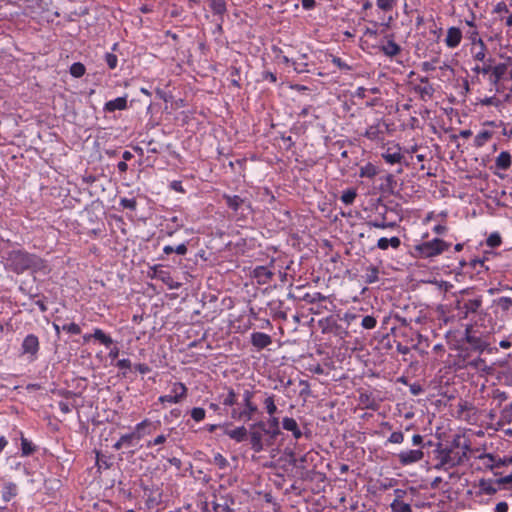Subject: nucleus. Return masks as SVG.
<instances>
[{"instance_id": "1", "label": "nucleus", "mask_w": 512, "mask_h": 512, "mask_svg": "<svg viewBox=\"0 0 512 512\" xmlns=\"http://www.w3.org/2000/svg\"><path fill=\"white\" fill-rule=\"evenodd\" d=\"M254 393L250 390H244L242 394H237L233 389H228L226 393L220 395L221 403L229 407V414L236 421L247 422L258 412L257 405L252 401Z\"/></svg>"}, {"instance_id": "2", "label": "nucleus", "mask_w": 512, "mask_h": 512, "mask_svg": "<svg viewBox=\"0 0 512 512\" xmlns=\"http://www.w3.org/2000/svg\"><path fill=\"white\" fill-rule=\"evenodd\" d=\"M469 446L467 444L461 447L458 440L453 441L450 447H439L436 450V459L438 464L437 469H449L460 465L467 458V451Z\"/></svg>"}, {"instance_id": "3", "label": "nucleus", "mask_w": 512, "mask_h": 512, "mask_svg": "<svg viewBox=\"0 0 512 512\" xmlns=\"http://www.w3.org/2000/svg\"><path fill=\"white\" fill-rule=\"evenodd\" d=\"M450 246V243L439 238H434L416 245L415 251L421 258H432L442 254L444 251L448 250Z\"/></svg>"}, {"instance_id": "4", "label": "nucleus", "mask_w": 512, "mask_h": 512, "mask_svg": "<svg viewBox=\"0 0 512 512\" xmlns=\"http://www.w3.org/2000/svg\"><path fill=\"white\" fill-rule=\"evenodd\" d=\"M11 261L16 272H23L27 269L38 268L41 265V259L36 255L23 251L13 252Z\"/></svg>"}, {"instance_id": "5", "label": "nucleus", "mask_w": 512, "mask_h": 512, "mask_svg": "<svg viewBox=\"0 0 512 512\" xmlns=\"http://www.w3.org/2000/svg\"><path fill=\"white\" fill-rule=\"evenodd\" d=\"M483 299L482 296H478L473 299L457 300L455 309L460 319H467L470 314H476L482 307Z\"/></svg>"}, {"instance_id": "6", "label": "nucleus", "mask_w": 512, "mask_h": 512, "mask_svg": "<svg viewBox=\"0 0 512 512\" xmlns=\"http://www.w3.org/2000/svg\"><path fill=\"white\" fill-rule=\"evenodd\" d=\"M188 389L182 382H174L170 392L158 398L160 403L178 404L187 397Z\"/></svg>"}, {"instance_id": "7", "label": "nucleus", "mask_w": 512, "mask_h": 512, "mask_svg": "<svg viewBox=\"0 0 512 512\" xmlns=\"http://www.w3.org/2000/svg\"><path fill=\"white\" fill-rule=\"evenodd\" d=\"M223 198L226 201L227 206L233 210L237 215L245 216L246 212L251 211V203L238 195L224 194Z\"/></svg>"}, {"instance_id": "8", "label": "nucleus", "mask_w": 512, "mask_h": 512, "mask_svg": "<svg viewBox=\"0 0 512 512\" xmlns=\"http://www.w3.org/2000/svg\"><path fill=\"white\" fill-rule=\"evenodd\" d=\"M262 432L268 433L265 423L260 421L250 427V442L254 452L259 453L264 449Z\"/></svg>"}, {"instance_id": "9", "label": "nucleus", "mask_w": 512, "mask_h": 512, "mask_svg": "<svg viewBox=\"0 0 512 512\" xmlns=\"http://www.w3.org/2000/svg\"><path fill=\"white\" fill-rule=\"evenodd\" d=\"M382 158L390 165L401 163L404 159L401 146L398 143L388 142Z\"/></svg>"}, {"instance_id": "10", "label": "nucleus", "mask_w": 512, "mask_h": 512, "mask_svg": "<svg viewBox=\"0 0 512 512\" xmlns=\"http://www.w3.org/2000/svg\"><path fill=\"white\" fill-rule=\"evenodd\" d=\"M39 349V339L35 334H28L21 344L22 354L29 355L32 360L36 359Z\"/></svg>"}, {"instance_id": "11", "label": "nucleus", "mask_w": 512, "mask_h": 512, "mask_svg": "<svg viewBox=\"0 0 512 512\" xmlns=\"http://www.w3.org/2000/svg\"><path fill=\"white\" fill-rule=\"evenodd\" d=\"M474 487L478 488L477 495L482 496H492L497 493L498 489L501 486H498L496 480L492 479H480L477 484H474Z\"/></svg>"}, {"instance_id": "12", "label": "nucleus", "mask_w": 512, "mask_h": 512, "mask_svg": "<svg viewBox=\"0 0 512 512\" xmlns=\"http://www.w3.org/2000/svg\"><path fill=\"white\" fill-rule=\"evenodd\" d=\"M398 460L402 465H410L423 459L424 453L421 449L404 450L398 455Z\"/></svg>"}, {"instance_id": "13", "label": "nucleus", "mask_w": 512, "mask_h": 512, "mask_svg": "<svg viewBox=\"0 0 512 512\" xmlns=\"http://www.w3.org/2000/svg\"><path fill=\"white\" fill-rule=\"evenodd\" d=\"M406 492L402 489H396V498L391 503L390 507L392 512H412L411 505L402 500Z\"/></svg>"}, {"instance_id": "14", "label": "nucleus", "mask_w": 512, "mask_h": 512, "mask_svg": "<svg viewBox=\"0 0 512 512\" xmlns=\"http://www.w3.org/2000/svg\"><path fill=\"white\" fill-rule=\"evenodd\" d=\"M465 339L466 342L474 349L478 351H483L488 347V343L483 340L481 337L472 333L471 328H466L465 331Z\"/></svg>"}, {"instance_id": "15", "label": "nucleus", "mask_w": 512, "mask_h": 512, "mask_svg": "<svg viewBox=\"0 0 512 512\" xmlns=\"http://www.w3.org/2000/svg\"><path fill=\"white\" fill-rule=\"evenodd\" d=\"M252 275L259 284L264 285L271 281L274 273L267 266H257L254 268Z\"/></svg>"}, {"instance_id": "16", "label": "nucleus", "mask_w": 512, "mask_h": 512, "mask_svg": "<svg viewBox=\"0 0 512 512\" xmlns=\"http://www.w3.org/2000/svg\"><path fill=\"white\" fill-rule=\"evenodd\" d=\"M461 40H462V32L459 28L450 27L447 30V35L444 40L447 47L452 48V49L456 48L461 43Z\"/></svg>"}, {"instance_id": "17", "label": "nucleus", "mask_w": 512, "mask_h": 512, "mask_svg": "<svg viewBox=\"0 0 512 512\" xmlns=\"http://www.w3.org/2000/svg\"><path fill=\"white\" fill-rule=\"evenodd\" d=\"M251 343L258 350L264 349L272 343L271 337L263 332H254L251 334Z\"/></svg>"}, {"instance_id": "18", "label": "nucleus", "mask_w": 512, "mask_h": 512, "mask_svg": "<svg viewBox=\"0 0 512 512\" xmlns=\"http://www.w3.org/2000/svg\"><path fill=\"white\" fill-rule=\"evenodd\" d=\"M478 458L484 467L491 470L503 467L502 457H497L492 454H481Z\"/></svg>"}, {"instance_id": "19", "label": "nucleus", "mask_w": 512, "mask_h": 512, "mask_svg": "<svg viewBox=\"0 0 512 512\" xmlns=\"http://www.w3.org/2000/svg\"><path fill=\"white\" fill-rule=\"evenodd\" d=\"M127 107V96H123L106 102L104 105V111L111 113L116 110H125Z\"/></svg>"}, {"instance_id": "20", "label": "nucleus", "mask_w": 512, "mask_h": 512, "mask_svg": "<svg viewBox=\"0 0 512 512\" xmlns=\"http://www.w3.org/2000/svg\"><path fill=\"white\" fill-rule=\"evenodd\" d=\"M18 495V486L14 482H5L2 487V500L9 502Z\"/></svg>"}, {"instance_id": "21", "label": "nucleus", "mask_w": 512, "mask_h": 512, "mask_svg": "<svg viewBox=\"0 0 512 512\" xmlns=\"http://www.w3.org/2000/svg\"><path fill=\"white\" fill-rule=\"evenodd\" d=\"M152 428H155L154 424L149 419H145L135 426L133 434L136 439H141L145 434H151Z\"/></svg>"}, {"instance_id": "22", "label": "nucleus", "mask_w": 512, "mask_h": 512, "mask_svg": "<svg viewBox=\"0 0 512 512\" xmlns=\"http://www.w3.org/2000/svg\"><path fill=\"white\" fill-rule=\"evenodd\" d=\"M224 433L236 442H242L247 437V429L245 426H239L235 429H225Z\"/></svg>"}, {"instance_id": "23", "label": "nucleus", "mask_w": 512, "mask_h": 512, "mask_svg": "<svg viewBox=\"0 0 512 512\" xmlns=\"http://www.w3.org/2000/svg\"><path fill=\"white\" fill-rule=\"evenodd\" d=\"M282 426L285 430L287 431H291L293 436L296 438V439H299L302 437V432L301 430L299 429L298 427V424L296 422L295 419L293 418H290V417H285L283 418L282 420Z\"/></svg>"}, {"instance_id": "24", "label": "nucleus", "mask_w": 512, "mask_h": 512, "mask_svg": "<svg viewBox=\"0 0 512 512\" xmlns=\"http://www.w3.org/2000/svg\"><path fill=\"white\" fill-rule=\"evenodd\" d=\"M472 52L476 60L484 61L486 56V46L482 39L478 38L477 40H473Z\"/></svg>"}, {"instance_id": "25", "label": "nucleus", "mask_w": 512, "mask_h": 512, "mask_svg": "<svg viewBox=\"0 0 512 512\" xmlns=\"http://www.w3.org/2000/svg\"><path fill=\"white\" fill-rule=\"evenodd\" d=\"M401 245V241L399 237H391V238H385L382 237L377 242V247L381 250L388 249L389 246H391L394 249H397Z\"/></svg>"}, {"instance_id": "26", "label": "nucleus", "mask_w": 512, "mask_h": 512, "mask_svg": "<svg viewBox=\"0 0 512 512\" xmlns=\"http://www.w3.org/2000/svg\"><path fill=\"white\" fill-rule=\"evenodd\" d=\"M369 140L379 141L383 138V132L379 123L369 126L364 134Z\"/></svg>"}, {"instance_id": "27", "label": "nucleus", "mask_w": 512, "mask_h": 512, "mask_svg": "<svg viewBox=\"0 0 512 512\" xmlns=\"http://www.w3.org/2000/svg\"><path fill=\"white\" fill-rule=\"evenodd\" d=\"M496 167L501 170H507L511 165V155L507 151H502L495 160Z\"/></svg>"}, {"instance_id": "28", "label": "nucleus", "mask_w": 512, "mask_h": 512, "mask_svg": "<svg viewBox=\"0 0 512 512\" xmlns=\"http://www.w3.org/2000/svg\"><path fill=\"white\" fill-rule=\"evenodd\" d=\"M381 51L388 57H394L400 53V46L393 40H389L381 47Z\"/></svg>"}, {"instance_id": "29", "label": "nucleus", "mask_w": 512, "mask_h": 512, "mask_svg": "<svg viewBox=\"0 0 512 512\" xmlns=\"http://www.w3.org/2000/svg\"><path fill=\"white\" fill-rule=\"evenodd\" d=\"M96 340L100 341L106 347L110 346L113 343L112 338L105 334L103 330L96 328L94 329L93 335Z\"/></svg>"}, {"instance_id": "30", "label": "nucleus", "mask_w": 512, "mask_h": 512, "mask_svg": "<svg viewBox=\"0 0 512 512\" xmlns=\"http://www.w3.org/2000/svg\"><path fill=\"white\" fill-rule=\"evenodd\" d=\"M379 279V269L375 266H369L366 269L365 273V282L368 284H372L377 282Z\"/></svg>"}, {"instance_id": "31", "label": "nucleus", "mask_w": 512, "mask_h": 512, "mask_svg": "<svg viewBox=\"0 0 512 512\" xmlns=\"http://www.w3.org/2000/svg\"><path fill=\"white\" fill-rule=\"evenodd\" d=\"M507 71V65L504 63H500L494 67H492V76L494 78V83H497L499 80L503 78V76L506 74Z\"/></svg>"}, {"instance_id": "32", "label": "nucleus", "mask_w": 512, "mask_h": 512, "mask_svg": "<svg viewBox=\"0 0 512 512\" xmlns=\"http://www.w3.org/2000/svg\"><path fill=\"white\" fill-rule=\"evenodd\" d=\"M135 438V434H125L120 437V439L113 445V448L116 450L121 449L124 445H131L132 440Z\"/></svg>"}, {"instance_id": "33", "label": "nucleus", "mask_w": 512, "mask_h": 512, "mask_svg": "<svg viewBox=\"0 0 512 512\" xmlns=\"http://www.w3.org/2000/svg\"><path fill=\"white\" fill-rule=\"evenodd\" d=\"M263 404L265 406V409H266L267 413L270 416H273L277 412V406L275 404V396L274 395L268 396L264 400Z\"/></svg>"}, {"instance_id": "34", "label": "nucleus", "mask_w": 512, "mask_h": 512, "mask_svg": "<svg viewBox=\"0 0 512 512\" xmlns=\"http://www.w3.org/2000/svg\"><path fill=\"white\" fill-rule=\"evenodd\" d=\"M377 174L376 167L368 163L365 166L360 168V177L373 178Z\"/></svg>"}, {"instance_id": "35", "label": "nucleus", "mask_w": 512, "mask_h": 512, "mask_svg": "<svg viewBox=\"0 0 512 512\" xmlns=\"http://www.w3.org/2000/svg\"><path fill=\"white\" fill-rule=\"evenodd\" d=\"M397 1L398 0H376V5L380 10L389 12L396 6Z\"/></svg>"}, {"instance_id": "36", "label": "nucleus", "mask_w": 512, "mask_h": 512, "mask_svg": "<svg viewBox=\"0 0 512 512\" xmlns=\"http://www.w3.org/2000/svg\"><path fill=\"white\" fill-rule=\"evenodd\" d=\"M35 451V446L26 438L21 437V452L23 456H29Z\"/></svg>"}, {"instance_id": "37", "label": "nucleus", "mask_w": 512, "mask_h": 512, "mask_svg": "<svg viewBox=\"0 0 512 512\" xmlns=\"http://www.w3.org/2000/svg\"><path fill=\"white\" fill-rule=\"evenodd\" d=\"M512 422V405L506 406L500 414V424H509Z\"/></svg>"}, {"instance_id": "38", "label": "nucleus", "mask_w": 512, "mask_h": 512, "mask_svg": "<svg viewBox=\"0 0 512 512\" xmlns=\"http://www.w3.org/2000/svg\"><path fill=\"white\" fill-rule=\"evenodd\" d=\"M492 137V133L490 131H482L478 133L475 137V145L477 147L483 146L490 138Z\"/></svg>"}, {"instance_id": "39", "label": "nucleus", "mask_w": 512, "mask_h": 512, "mask_svg": "<svg viewBox=\"0 0 512 512\" xmlns=\"http://www.w3.org/2000/svg\"><path fill=\"white\" fill-rule=\"evenodd\" d=\"M85 70V66L82 63L76 62L71 65L70 74L76 78H79L85 74Z\"/></svg>"}, {"instance_id": "40", "label": "nucleus", "mask_w": 512, "mask_h": 512, "mask_svg": "<svg viewBox=\"0 0 512 512\" xmlns=\"http://www.w3.org/2000/svg\"><path fill=\"white\" fill-rule=\"evenodd\" d=\"M501 243H502V239L498 232L491 233L486 240L487 246H489L491 248L498 247L501 245Z\"/></svg>"}, {"instance_id": "41", "label": "nucleus", "mask_w": 512, "mask_h": 512, "mask_svg": "<svg viewBox=\"0 0 512 512\" xmlns=\"http://www.w3.org/2000/svg\"><path fill=\"white\" fill-rule=\"evenodd\" d=\"M210 7L217 14L226 12V3L223 0H210Z\"/></svg>"}, {"instance_id": "42", "label": "nucleus", "mask_w": 512, "mask_h": 512, "mask_svg": "<svg viewBox=\"0 0 512 512\" xmlns=\"http://www.w3.org/2000/svg\"><path fill=\"white\" fill-rule=\"evenodd\" d=\"M356 196H357L356 190L348 189L343 192V194L341 196V201L346 205H351L354 202Z\"/></svg>"}, {"instance_id": "43", "label": "nucleus", "mask_w": 512, "mask_h": 512, "mask_svg": "<svg viewBox=\"0 0 512 512\" xmlns=\"http://www.w3.org/2000/svg\"><path fill=\"white\" fill-rule=\"evenodd\" d=\"M367 224L370 227H374V228H378V229H386V228L395 227L394 222H385V221H377V220H371Z\"/></svg>"}, {"instance_id": "44", "label": "nucleus", "mask_w": 512, "mask_h": 512, "mask_svg": "<svg viewBox=\"0 0 512 512\" xmlns=\"http://www.w3.org/2000/svg\"><path fill=\"white\" fill-rule=\"evenodd\" d=\"M376 324H377L376 318L371 315L365 316L361 322V326L367 330L374 329L376 327Z\"/></svg>"}, {"instance_id": "45", "label": "nucleus", "mask_w": 512, "mask_h": 512, "mask_svg": "<svg viewBox=\"0 0 512 512\" xmlns=\"http://www.w3.org/2000/svg\"><path fill=\"white\" fill-rule=\"evenodd\" d=\"M326 299H327V297L320 292L313 293L312 295L306 294L304 296V300L309 303L322 302V301H325Z\"/></svg>"}, {"instance_id": "46", "label": "nucleus", "mask_w": 512, "mask_h": 512, "mask_svg": "<svg viewBox=\"0 0 512 512\" xmlns=\"http://www.w3.org/2000/svg\"><path fill=\"white\" fill-rule=\"evenodd\" d=\"M213 463L220 469H226L229 465L228 460L220 453L214 455Z\"/></svg>"}, {"instance_id": "47", "label": "nucleus", "mask_w": 512, "mask_h": 512, "mask_svg": "<svg viewBox=\"0 0 512 512\" xmlns=\"http://www.w3.org/2000/svg\"><path fill=\"white\" fill-rule=\"evenodd\" d=\"M205 415H206V411L204 408L195 407L191 410V417L196 422H200V421L204 420Z\"/></svg>"}, {"instance_id": "48", "label": "nucleus", "mask_w": 512, "mask_h": 512, "mask_svg": "<svg viewBox=\"0 0 512 512\" xmlns=\"http://www.w3.org/2000/svg\"><path fill=\"white\" fill-rule=\"evenodd\" d=\"M62 330L73 335H78L81 333V328L76 323L65 324L62 326Z\"/></svg>"}, {"instance_id": "49", "label": "nucleus", "mask_w": 512, "mask_h": 512, "mask_svg": "<svg viewBox=\"0 0 512 512\" xmlns=\"http://www.w3.org/2000/svg\"><path fill=\"white\" fill-rule=\"evenodd\" d=\"M404 441V434L401 431L392 432L388 438L389 443L401 444Z\"/></svg>"}, {"instance_id": "50", "label": "nucleus", "mask_w": 512, "mask_h": 512, "mask_svg": "<svg viewBox=\"0 0 512 512\" xmlns=\"http://www.w3.org/2000/svg\"><path fill=\"white\" fill-rule=\"evenodd\" d=\"M496 482H497L498 486H501V487H504V488L512 486V472L510 474H508V475L499 477L496 480Z\"/></svg>"}, {"instance_id": "51", "label": "nucleus", "mask_w": 512, "mask_h": 512, "mask_svg": "<svg viewBox=\"0 0 512 512\" xmlns=\"http://www.w3.org/2000/svg\"><path fill=\"white\" fill-rule=\"evenodd\" d=\"M120 205L123 207V208H127V209H130V210H135L136 209V206H137V202L134 198H122L120 200Z\"/></svg>"}, {"instance_id": "52", "label": "nucleus", "mask_w": 512, "mask_h": 512, "mask_svg": "<svg viewBox=\"0 0 512 512\" xmlns=\"http://www.w3.org/2000/svg\"><path fill=\"white\" fill-rule=\"evenodd\" d=\"M332 63L337 66L340 70H345V71H350L352 70V67L350 65H348L346 62H344L341 58L339 57H333L332 58Z\"/></svg>"}, {"instance_id": "53", "label": "nucleus", "mask_w": 512, "mask_h": 512, "mask_svg": "<svg viewBox=\"0 0 512 512\" xmlns=\"http://www.w3.org/2000/svg\"><path fill=\"white\" fill-rule=\"evenodd\" d=\"M105 60L110 69H115L117 67L118 58L115 54L106 53Z\"/></svg>"}, {"instance_id": "54", "label": "nucleus", "mask_w": 512, "mask_h": 512, "mask_svg": "<svg viewBox=\"0 0 512 512\" xmlns=\"http://www.w3.org/2000/svg\"><path fill=\"white\" fill-rule=\"evenodd\" d=\"M498 305L502 310L507 311L512 306V299L510 297H501L498 299Z\"/></svg>"}, {"instance_id": "55", "label": "nucleus", "mask_w": 512, "mask_h": 512, "mask_svg": "<svg viewBox=\"0 0 512 512\" xmlns=\"http://www.w3.org/2000/svg\"><path fill=\"white\" fill-rule=\"evenodd\" d=\"M470 366H472L478 370H486L487 369L486 362L481 358H477V359L471 361Z\"/></svg>"}, {"instance_id": "56", "label": "nucleus", "mask_w": 512, "mask_h": 512, "mask_svg": "<svg viewBox=\"0 0 512 512\" xmlns=\"http://www.w3.org/2000/svg\"><path fill=\"white\" fill-rule=\"evenodd\" d=\"M494 12L498 14L508 13L509 9L505 2H498L494 7Z\"/></svg>"}, {"instance_id": "57", "label": "nucleus", "mask_w": 512, "mask_h": 512, "mask_svg": "<svg viewBox=\"0 0 512 512\" xmlns=\"http://www.w3.org/2000/svg\"><path fill=\"white\" fill-rule=\"evenodd\" d=\"M116 366L119 368V369H125V370H128L131 368L132 364H131V361L129 359H120L117 363H116Z\"/></svg>"}, {"instance_id": "58", "label": "nucleus", "mask_w": 512, "mask_h": 512, "mask_svg": "<svg viewBox=\"0 0 512 512\" xmlns=\"http://www.w3.org/2000/svg\"><path fill=\"white\" fill-rule=\"evenodd\" d=\"M291 65L293 66L295 72H297V73L306 72V64H304V63H298L296 61H292Z\"/></svg>"}, {"instance_id": "59", "label": "nucleus", "mask_w": 512, "mask_h": 512, "mask_svg": "<svg viewBox=\"0 0 512 512\" xmlns=\"http://www.w3.org/2000/svg\"><path fill=\"white\" fill-rule=\"evenodd\" d=\"M58 406H59L60 411H61L63 414H68V413H70V412L72 411V408H71L70 404H69V403H67V402L60 401V402L58 403Z\"/></svg>"}, {"instance_id": "60", "label": "nucleus", "mask_w": 512, "mask_h": 512, "mask_svg": "<svg viewBox=\"0 0 512 512\" xmlns=\"http://www.w3.org/2000/svg\"><path fill=\"white\" fill-rule=\"evenodd\" d=\"M135 370L138 371L140 374H147L150 372V367L147 364L140 363L135 365Z\"/></svg>"}, {"instance_id": "61", "label": "nucleus", "mask_w": 512, "mask_h": 512, "mask_svg": "<svg viewBox=\"0 0 512 512\" xmlns=\"http://www.w3.org/2000/svg\"><path fill=\"white\" fill-rule=\"evenodd\" d=\"M165 441H166L165 435H158L153 441H150L148 443V446L150 447L152 445H160V444H163Z\"/></svg>"}, {"instance_id": "62", "label": "nucleus", "mask_w": 512, "mask_h": 512, "mask_svg": "<svg viewBox=\"0 0 512 512\" xmlns=\"http://www.w3.org/2000/svg\"><path fill=\"white\" fill-rule=\"evenodd\" d=\"M187 246L185 243L179 244L178 246L174 247V252L178 255H185L187 253Z\"/></svg>"}, {"instance_id": "63", "label": "nucleus", "mask_w": 512, "mask_h": 512, "mask_svg": "<svg viewBox=\"0 0 512 512\" xmlns=\"http://www.w3.org/2000/svg\"><path fill=\"white\" fill-rule=\"evenodd\" d=\"M97 465L99 469H108L110 467V463L107 460L100 458L99 455H97Z\"/></svg>"}, {"instance_id": "64", "label": "nucleus", "mask_w": 512, "mask_h": 512, "mask_svg": "<svg viewBox=\"0 0 512 512\" xmlns=\"http://www.w3.org/2000/svg\"><path fill=\"white\" fill-rule=\"evenodd\" d=\"M508 511V504L504 501L499 502L495 506V512H507Z\"/></svg>"}]
</instances>
